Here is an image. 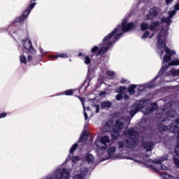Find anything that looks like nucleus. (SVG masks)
<instances>
[{
	"mask_svg": "<svg viewBox=\"0 0 179 179\" xmlns=\"http://www.w3.org/2000/svg\"><path fill=\"white\" fill-rule=\"evenodd\" d=\"M34 6H36V3H31L29 6V7H28L24 11V13L22 14L21 17H20L15 20V23H23V22H24V19H26V17H27V16H29V15H30V12L31 10V9H33V8H34Z\"/></svg>",
	"mask_w": 179,
	"mask_h": 179,
	"instance_id": "9d476101",
	"label": "nucleus"
},
{
	"mask_svg": "<svg viewBox=\"0 0 179 179\" xmlns=\"http://www.w3.org/2000/svg\"><path fill=\"white\" fill-rule=\"evenodd\" d=\"M49 57H50V58H57V57H55V56L54 55L49 56Z\"/></svg>",
	"mask_w": 179,
	"mask_h": 179,
	"instance_id": "de8ad7c7",
	"label": "nucleus"
},
{
	"mask_svg": "<svg viewBox=\"0 0 179 179\" xmlns=\"http://www.w3.org/2000/svg\"><path fill=\"white\" fill-rule=\"evenodd\" d=\"M31 59H33V57H31V56H28V59H27L28 62H31Z\"/></svg>",
	"mask_w": 179,
	"mask_h": 179,
	"instance_id": "a18cd8bd",
	"label": "nucleus"
},
{
	"mask_svg": "<svg viewBox=\"0 0 179 179\" xmlns=\"http://www.w3.org/2000/svg\"><path fill=\"white\" fill-rule=\"evenodd\" d=\"M78 148V143H75L71 148L70 149V153L72 155L75 150H76V148Z\"/></svg>",
	"mask_w": 179,
	"mask_h": 179,
	"instance_id": "c85d7f7f",
	"label": "nucleus"
},
{
	"mask_svg": "<svg viewBox=\"0 0 179 179\" xmlns=\"http://www.w3.org/2000/svg\"><path fill=\"white\" fill-rule=\"evenodd\" d=\"M116 100H117L118 101H120V100H122V94H119L116 96Z\"/></svg>",
	"mask_w": 179,
	"mask_h": 179,
	"instance_id": "58836bf2",
	"label": "nucleus"
},
{
	"mask_svg": "<svg viewBox=\"0 0 179 179\" xmlns=\"http://www.w3.org/2000/svg\"><path fill=\"white\" fill-rule=\"evenodd\" d=\"M82 53H79L78 57H81Z\"/></svg>",
	"mask_w": 179,
	"mask_h": 179,
	"instance_id": "6e6d98bb",
	"label": "nucleus"
},
{
	"mask_svg": "<svg viewBox=\"0 0 179 179\" xmlns=\"http://www.w3.org/2000/svg\"><path fill=\"white\" fill-rule=\"evenodd\" d=\"M123 135L127 138L134 136V138L132 137L128 138L125 141V143H124V141H120L118 143L119 149H124L125 147L129 148V149H134L138 146L141 134L136 132V129H130L128 131H124Z\"/></svg>",
	"mask_w": 179,
	"mask_h": 179,
	"instance_id": "7ed1b4c3",
	"label": "nucleus"
},
{
	"mask_svg": "<svg viewBox=\"0 0 179 179\" xmlns=\"http://www.w3.org/2000/svg\"><path fill=\"white\" fill-rule=\"evenodd\" d=\"M152 170H154V171L158 172L160 170H167V166L162 165L161 168H156L155 166H152Z\"/></svg>",
	"mask_w": 179,
	"mask_h": 179,
	"instance_id": "b1692460",
	"label": "nucleus"
},
{
	"mask_svg": "<svg viewBox=\"0 0 179 179\" xmlns=\"http://www.w3.org/2000/svg\"><path fill=\"white\" fill-rule=\"evenodd\" d=\"M79 160H80V158L78 156H76V157H73V159H72L73 163H78V162H79Z\"/></svg>",
	"mask_w": 179,
	"mask_h": 179,
	"instance_id": "f704fd0d",
	"label": "nucleus"
},
{
	"mask_svg": "<svg viewBox=\"0 0 179 179\" xmlns=\"http://www.w3.org/2000/svg\"><path fill=\"white\" fill-rule=\"evenodd\" d=\"M111 102L110 101H104V102H102L101 103V108H110V107H111Z\"/></svg>",
	"mask_w": 179,
	"mask_h": 179,
	"instance_id": "4be33fe9",
	"label": "nucleus"
},
{
	"mask_svg": "<svg viewBox=\"0 0 179 179\" xmlns=\"http://www.w3.org/2000/svg\"><path fill=\"white\" fill-rule=\"evenodd\" d=\"M178 2H179V1H178Z\"/></svg>",
	"mask_w": 179,
	"mask_h": 179,
	"instance_id": "680f3d73",
	"label": "nucleus"
},
{
	"mask_svg": "<svg viewBox=\"0 0 179 179\" xmlns=\"http://www.w3.org/2000/svg\"><path fill=\"white\" fill-rule=\"evenodd\" d=\"M70 159H71V155H69V156L67 157L66 160H70Z\"/></svg>",
	"mask_w": 179,
	"mask_h": 179,
	"instance_id": "603ef678",
	"label": "nucleus"
},
{
	"mask_svg": "<svg viewBox=\"0 0 179 179\" xmlns=\"http://www.w3.org/2000/svg\"><path fill=\"white\" fill-rule=\"evenodd\" d=\"M20 61L21 64H27V59L26 58V56L21 55L20 56Z\"/></svg>",
	"mask_w": 179,
	"mask_h": 179,
	"instance_id": "a878e982",
	"label": "nucleus"
},
{
	"mask_svg": "<svg viewBox=\"0 0 179 179\" xmlns=\"http://www.w3.org/2000/svg\"><path fill=\"white\" fill-rule=\"evenodd\" d=\"M79 99L82 103L84 111H86V108H85V99H83V98H80V97H79ZM84 117H85V120L86 121L89 118L87 116V113H86V112L84 113Z\"/></svg>",
	"mask_w": 179,
	"mask_h": 179,
	"instance_id": "412c9836",
	"label": "nucleus"
},
{
	"mask_svg": "<svg viewBox=\"0 0 179 179\" xmlns=\"http://www.w3.org/2000/svg\"><path fill=\"white\" fill-rule=\"evenodd\" d=\"M5 117H6V113H3L0 114V119L5 118Z\"/></svg>",
	"mask_w": 179,
	"mask_h": 179,
	"instance_id": "79ce46f5",
	"label": "nucleus"
},
{
	"mask_svg": "<svg viewBox=\"0 0 179 179\" xmlns=\"http://www.w3.org/2000/svg\"><path fill=\"white\" fill-rule=\"evenodd\" d=\"M141 30L143 31H145V30H151V31H157L160 28V22H154L151 23V24L149 27V24L148 23H142L141 24Z\"/></svg>",
	"mask_w": 179,
	"mask_h": 179,
	"instance_id": "1a4fd4ad",
	"label": "nucleus"
},
{
	"mask_svg": "<svg viewBox=\"0 0 179 179\" xmlns=\"http://www.w3.org/2000/svg\"><path fill=\"white\" fill-rule=\"evenodd\" d=\"M167 160V157H162L161 159H157L155 160L148 159V163H154V164H162L163 162H166Z\"/></svg>",
	"mask_w": 179,
	"mask_h": 179,
	"instance_id": "dca6fc26",
	"label": "nucleus"
},
{
	"mask_svg": "<svg viewBox=\"0 0 179 179\" xmlns=\"http://www.w3.org/2000/svg\"><path fill=\"white\" fill-rule=\"evenodd\" d=\"M86 127H87V124H85V128H86Z\"/></svg>",
	"mask_w": 179,
	"mask_h": 179,
	"instance_id": "13d9d810",
	"label": "nucleus"
},
{
	"mask_svg": "<svg viewBox=\"0 0 179 179\" xmlns=\"http://www.w3.org/2000/svg\"><path fill=\"white\" fill-rule=\"evenodd\" d=\"M173 162H174V163H175L176 167H177L178 169H179V159H177V157H173Z\"/></svg>",
	"mask_w": 179,
	"mask_h": 179,
	"instance_id": "473e14b6",
	"label": "nucleus"
},
{
	"mask_svg": "<svg viewBox=\"0 0 179 179\" xmlns=\"http://www.w3.org/2000/svg\"><path fill=\"white\" fill-rule=\"evenodd\" d=\"M86 110H87V111H90V107H87V108H86Z\"/></svg>",
	"mask_w": 179,
	"mask_h": 179,
	"instance_id": "09e8293b",
	"label": "nucleus"
},
{
	"mask_svg": "<svg viewBox=\"0 0 179 179\" xmlns=\"http://www.w3.org/2000/svg\"><path fill=\"white\" fill-rule=\"evenodd\" d=\"M178 65H179V59H173L169 64V66H178Z\"/></svg>",
	"mask_w": 179,
	"mask_h": 179,
	"instance_id": "393cba45",
	"label": "nucleus"
},
{
	"mask_svg": "<svg viewBox=\"0 0 179 179\" xmlns=\"http://www.w3.org/2000/svg\"><path fill=\"white\" fill-rule=\"evenodd\" d=\"M131 118H132V117L128 116V117H127V119H124V121H126V122H129V121H131Z\"/></svg>",
	"mask_w": 179,
	"mask_h": 179,
	"instance_id": "c03bdc74",
	"label": "nucleus"
},
{
	"mask_svg": "<svg viewBox=\"0 0 179 179\" xmlns=\"http://www.w3.org/2000/svg\"><path fill=\"white\" fill-rule=\"evenodd\" d=\"M177 115V112L173 109H167L166 108H164L162 110V113L157 114V117L159 118L162 122H164V119L166 118V120H171L172 118H174Z\"/></svg>",
	"mask_w": 179,
	"mask_h": 179,
	"instance_id": "423d86ee",
	"label": "nucleus"
},
{
	"mask_svg": "<svg viewBox=\"0 0 179 179\" xmlns=\"http://www.w3.org/2000/svg\"><path fill=\"white\" fill-rule=\"evenodd\" d=\"M153 36H155V34H153L152 35L150 36V38H152Z\"/></svg>",
	"mask_w": 179,
	"mask_h": 179,
	"instance_id": "864d4df0",
	"label": "nucleus"
},
{
	"mask_svg": "<svg viewBox=\"0 0 179 179\" xmlns=\"http://www.w3.org/2000/svg\"><path fill=\"white\" fill-rule=\"evenodd\" d=\"M173 0H165L166 5H170V3H173Z\"/></svg>",
	"mask_w": 179,
	"mask_h": 179,
	"instance_id": "37998d69",
	"label": "nucleus"
},
{
	"mask_svg": "<svg viewBox=\"0 0 179 179\" xmlns=\"http://www.w3.org/2000/svg\"><path fill=\"white\" fill-rule=\"evenodd\" d=\"M84 62H85V64L86 65H89V64H90V57L86 56V57H85Z\"/></svg>",
	"mask_w": 179,
	"mask_h": 179,
	"instance_id": "2f4dec72",
	"label": "nucleus"
},
{
	"mask_svg": "<svg viewBox=\"0 0 179 179\" xmlns=\"http://www.w3.org/2000/svg\"><path fill=\"white\" fill-rule=\"evenodd\" d=\"M121 83H123L124 85H127V84L129 83V80L122 79V80H121Z\"/></svg>",
	"mask_w": 179,
	"mask_h": 179,
	"instance_id": "a19ab883",
	"label": "nucleus"
},
{
	"mask_svg": "<svg viewBox=\"0 0 179 179\" xmlns=\"http://www.w3.org/2000/svg\"><path fill=\"white\" fill-rule=\"evenodd\" d=\"M21 43H22V45L24 47V48L29 51L31 54H36V50L33 48V45H31V41H29V38L23 39Z\"/></svg>",
	"mask_w": 179,
	"mask_h": 179,
	"instance_id": "9b49d317",
	"label": "nucleus"
},
{
	"mask_svg": "<svg viewBox=\"0 0 179 179\" xmlns=\"http://www.w3.org/2000/svg\"><path fill=\"white\" fill-rule=\"evenodd\" d=\"M136 87H138V85H130L128 87V92H129V94H131V95L135 94V89H136Z\"/></svg>",
	"mask_w": 179,
	"mask_h": 179,
	"instance_id": "6ab92c4d",
	"label": "nucleus"
},
{
	"mask_svg": "<svg viewBox=\"0 0 179 179\" xmlns=\"http://www.w3.org/2000/svg\"><path fill=\"white\" fill-rule=\"evenodd\" d=\"M104 94H106V92H101L99 94V96H104Z\"/></svg>",
	"mask_w": 179,
	"mask_h": 179,
	"instance_id": "49530a36",
	"label": "nucleus"
},
{
	"mask_svg": "<svg viewBox=\"0 0 179 179\" xmlns=\"http://www.w3.org/2000/svg\"><path fill=\"white\" fill-rule=\"evenodd\" d=\"M116 150H117V148H115V146H110L108 148L107 153L108 156L111 157V156H114V154L115 153Z\"/></svg>",
	"mask_w": 179,
	"mask_h": 179,
	"instance_id": "a211bd4d",
	"label": "nucleus"
},
{
	"mask_svg": "<svg viewBox=\"0 0 179 179\" xmlns=\"http://www.w3.org/2000/svg\"><path fill=\"white\" fill-rule=\"evenodd\" d=\"M55 58H68V55L66 53H60L55 55Z\"/></svg>",
	"mask_w": 179,
	"mask_h": 179,
	"instance_id": "bb28decb",
	"label": "nucleus"
},
{
	"mask_svg": "<svg viewBox=\"0 0 179 179\" xmlns=\"http://www.w3.org/2000/svg\"><path fill=\"white\" fill-rule=\"evenodd\" d=\"M171 74L173 76H179V69L178 70H176V69H172L171 71Z\"/></svg>",
	"mask_w": 179,
	"mask_h": 179,
	"instance_id": "cd10ccee",
	"label": "nucleus"
},
{
	"mask_svg": "<svg viewBox=\"0 0 179 179\" xmlns=\"http://www.w3.org/2000/svg\"><path fill=\"white\" fill-rule=\"evenodd\" d=\"M94 108L96 110V113H100V105H94Z\"/></svg>",
	"mask_w": 179,
	"mask_h": 179,
	"instance_id": "72a5a7b5",
	"label": "nucleus"
},
{
	"mask_svg": "<svg viewBox=\"0 0 179 179\" xmlns=\"http://www.w3.org/2000/svg\"><path fill=\"white\" fill-rule=\"evenodd\" d=\"M124 90H125V87L120 86L115 90V92L117 93H120L121 92H124Z\"/></svg>",
	"mask_w": 179,
	"mask_h": 179,
	"instance_id": "c756f323",
	"label": "nucleus"
},
{
	"mask_svg": "<svg viewBox=\"0 0 179 179\" xmlns=\"http://www.w3.org/2000/svg\"><path fill=\"white\" fill-rule=\"evenodd\" d=\"M111 127H113V122H106L105 125L101 129L102 132H110V131H111Z\"/></svg>",
	"mask_w": 179,
	"mask_h": 179,
	"instance_id": "2eb2a0df",
	"label": "nucleus"
},
{
	"mask_svg": "<svg viewBox=\"0 0 179 179\" xmlns=\"http://www.w3.org/2000/svg\"><path fill=\"white\" fill-rule=\"evenodd\" d=\"M124 99H125V100H127V99H129V97H128V96H125Z\"/></svg>",
	"mask_w": 179,
	"mask_h": 179,
	"instance_id": "8fccbe9b",
	"label": "nucleus"
},
{
	"mask_svg": "<svg viewBox=\"0 0 179 179\" xmlns=\"http://www.w3.org/2000/svg\"><path fill=\"white\" fill-rule=\"evenodd\" d=\"M159 15V8L156 7H153L151 8L147 15V19L148 20H152V19H155V17H157Z\"/></svg>",
	"mask_w": 179,
	"mask_h": 179,
	"instance_id": "f8f14e48",
	"label": "nucleus"
},
{
	"mask_svg": "<svg viewBox=\"0 0 179 179\" xmlns=\"http://www.w3.org/2000/svg\"><path fill=\"white\" fill-rule=\"evenodd\" d=\"M88 72H90V68L88 67Z\"/></svg>",
	"mask_w": 179,
	"mask_h": 179,
	"instance_id": "4d7b16f0",
	"label": "nucleus"
},
{
	"mask_svg": "<svg viewBox=\"0 0 179 179\" xmlns=\"http://www.w3.org/2000/svg\"><path fill=\"white\" fill-rule=\"evenodd\" d=\"M170 106H171V103H169V107H170Z\"/></svg>",
	"mask_w": 179,
	"mask_h": 179,
	"instance_id": "052dcab7",
	"label": "nucleus"
},
{
	"mask_svg": "<svg viewBox=\"0 0 179 179\" xmlns=\"http://www.w3.org/2000/svg\"><path fill=\"white\" fill-rule=\"evenodd\" d=\"M74 92L75 91L73 90H69L64 91V92H62L60 94L62 95L65 94L66 96H72Z\"/></svg>",
	"mask_w": 179,
	"mask_h": 179,
	"instance_id": "5701e85b",
	"label": "nucleus"
},
{
	"mask_svg": "<svg viewBox=\"0 0 179 179\" xmlns=\"http://www.w3.org/2000/svg\"><path fill=\"white\" fill-rule=\"evenodd\" d=\"M148 100L136 101L132 109L130 111L131 118L134 117V115H135V114H136V113H138V111H139V110L143 108V107L146 106V103H148Z\"/></svg>",
	"mask_w": 179,
	"mask_h": 179,
	"instance_id": "6e6552de",
	"label": "nucleus"
},
{
	"mask_svg": "<svg viewBox=\"0 0 179 179\" xmlns=\"http://www.w3.org/2000/svg\"><path fill=\"white\" fill-rule=\"evenodd\" d=\"M127 159H129L130 160L133 159L131 157H127Z\"/></svg>",
	"mask_w": 179,
	"mask_h": 179,
	"instance_id": "5fc2aeb1",
	"label": "nucleus"
},
{
	"mask_svg": "<svg viewBox=\"0 0 179 179\" xmlns=\"http://www.w3.org/2000/svg\"><path fill=\"white\" fill-rule=\"evenodd\" d=\"M127 19L123 20L122 25H119L114 31L105 36L103 39L102 45H101V49L99 50L96 55H103L106 54L110 50V47L114 44L120 37H122V32L127 33V31H132L135 29V24L134 22L127 23ZM117 33H118L117 34ZM116 34L115 36L114 35Z\"/></svg>",
	"mask_w": 179,
	"mask_h": 179,
	"instance_id": "f03ea898",
	"label": "nucleus"
},
{
	"mask_svg": "<svg viewBox=\"0 0 179 179\" xmlns=\"http://www.w3.org/2000/svg\"><path fill=\"white\" fill-rule=\"evenodd\" d=\"M155 110H157V103H152V107L148 108L145 112H144V115H148V114H150L152 111H155Z\"/></svg>",
	"mask_w": 179,
	"mask_h": 179,
	"instance_id": "f3484780",
	"label": "nucleus"
},
{
	"mask_svg": "<svg viewBox=\"0 0 179 179\" xmlns=\"http://www.w3.org/2000/svg\"><path fill=\"white\" fill-rule=\"evenodd\" d=\"M87 174V169L81 167L80 169V174L73 176V179H85V176Z\"/></svg>",
	"mask_w": 179,
	"mask_h": 179,
	"instance_id": "ddd939ff",
	"label": "nucleus"
},
{
	"mask_svg": "<svg viewBox=\"0 0 179 179\" xmlns=\"http://www.w3.org/2000/svg\"><path fill=\"white\" fill-rule=\"evenodd\" d=\"M39 51L41 52V54H42V55H44V54H46V51L44 50V49H43L42 48H39Z\"/></svg>",
	"mask_w": 179,
	"mask_h": 179,
	"instance_id": "ea45409f",
	"label": "nucleus"
},
{
	"mask_svg": "<svg viewBox=\"0 0 179 179\" xmlns=\"http://www.w3.org/2000/svg\"><path fill=\"white\" fill-rule=\"evenodd\" d=\"M124 128V122L121 120H117L115 124L114 129L111 131V136L113 141H115L120 138V131Z\"/></svg>",
	"mask_w": 179,
	"mask_h": 179,
	"instance_id": "0eeeda50",
	"label": "nucleus"
},
{
	"mask_svg": "<svg viewBox=\"0 0 179 179\" xmlns=\"http://www.w3.org/2000/svg\"><path fill=\"white\" fill-rule=\"evenodd\" d=\"M143 147L147 152H150L155 148V143L152 142H145L143 143Z\"/></svg>",
	"mask_w": 179,
	"mask_h": 179,
	"instance_id": "4468645a",
	"label": "nucleus"
},
{
	"mask_svg": "<svg viewBox=\"0 0 179 179\" xmlns=\"http://www.w3.org/2000/svg\"><path fill=\"white\" fill-rule=\"evenodd\" d=\"M110 143H111V139H110L108 136H102L95 141L96 149L99 150H106Z\"/></svg>",
	"mask_w": 179,
	"mask_h": 179,
	"instance_id": "39448f33",
	"label": "nucleus"
},
{
	"mask_svg": "<svg viewBox=\"0 0 179 179\" xmlns=\"http://www.w3.org/2000/svg\"><path fill=\"white\" fill-rule=\"evenodd\" d=\"M85 159L87 163H93L94 162V156L92 154H88L85 157Z\"/></svg>",
	"mask_w": 179,
	"mask_h": 179,
	"instance_id": "aec40b11",
	"label": "nucleus"
},
{
	"mask_svg": "<svg viewBox=\"0 0 179 179\" xmlns=\"http://www.w3.org/2000/svg\"><path fill=\"white\" fill-rule=\"evenodd\" d=\"M162 65V68L158 73V76L152 81L144 85H137L138 93H142V92H146L148 89H152V87H156V84H155V82H156L157 79L159 80H162V77L160 76H162V75H164V72L166 71L167 68H169V65L164 66V63H163Z\"/></svg>",
	"mask_w": 179,
	"mask_h": 179,
	"instance_id": "20e7f679",
	"label": "nucleus"
},
{
	"mask_svg": "<svg viewBox=\"0 0 179 179\" xmlns=\"http://www.w3.org/2000/svg\"><path fill=\"white\" fill-rule=\"evenodd\" d=\"M96 51H99V48L98 46H94V48H92L91 52L94 53Z\"/></svg>",
	"mask_w": 179,
	"mask_h": 179,
	"instance_id": "4c0bfd02",
	"label": "nucleus"
},
{
	"mask_svg": "<svg viewBox=\"0 0 179 179\" xmlns=\"http://www.w3.org/2000/svg\"><path fill=\"white\" fill-rule=\"evenodd\" d=\"M149 37V31L144 32L143 35L141 36L142 40H145Z\"/></svg>",
	"mask_w": 179,
	"mask_h": 179,
	"instance_id": "7c9ffc66",
	"label": "nucleus"
},
{
	"mask_svg": "<svg viewBox=\"0 0 179 179\" xmlns=\"http://www.w3.org/2000/svg\"><path fill=\"white\" fill-rule=\"evenodd\" d=\"M85 138H86V136L85 134H82L80 136L78 143H80V142H83L85 141Z\"/></svg>",
	"mask_w": 179,
	"mask_h": 179,
	"instance_id": "c9c22d12",
	"label": "nucleus"
},
{
	"mask_svg": "<svg viewBox=\"0 0 179 179\" xmlns=\"http://www.w3.org/2000/svg\"><path fill=\"white\" fill-rule=\"evenodd\" d=\"M106 75L108 76H114V75H115V73H114V71H108L106 72Z\"/></svg>",
	"mask_w": 179,
	"mask_h": 179,
	"instance_id": "e433bc0d",
	"label": "nucleus"
},
{
	"mask_svg": "<svg viewBox=\"0 0 179 179\" xmlns=\"http://www.w3.org/2000/svg\"><path fill=\"white\" fill-rule=\"evenodd\" d=\"M177 10H179V2L175 6L174 10H170L168 13V17H164L162 18V22L166 23L167 27L166 29H162L157 36V41L156 43L157 51L160 54L161 57H163V54L164 52L166 55L164 57L163 62H169L170 59H171V57L173 55H176V51L173 50H170L168 47H166V38L167 36H169V26L173 23L171 19L176 13H177Z\"/></svg>",
	"mask_w": 179,
	"mask_h": 179,
	"instance_id": "f257e3e1",
	"label": "nucleus"
},
{
	"mask_svg": "<svg viewBox=\"0 0 179 179\" xmlns=\"http://www.w3.org/2000/svg\"><path fill=\"white\" fill-rule=\"evenodd\" d=\"M134 162H137V163H139V161H138V160H134Z\"/></svg>",
	"mask_w": 179,
	"mask_h": 179,
	"instance_id": "bf43d9fd",
	"label": "nucleus"
},
{
	"mask_svg": "<svg viewBox=\"0 0 179 179\" xmlns=\"http://www.w3.org/2000/svg\"><path fill=\"white\" fill-rule=\"evenodd\" d=\"M161 141H159V140H156L155 141V143H159V142H160Z\"/></svg>",
	"mask_w": 179,
	"mask_h": 179,
	"instance_id": "3c124183",
	"label": "nucleus"
}]
</instances>
